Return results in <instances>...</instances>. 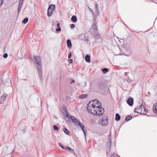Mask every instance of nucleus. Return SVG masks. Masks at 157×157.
Masks as SVG:
<instances>
[{"mask_svg": "<svg viewBox=\"0 0 157 157\" xmlns=\"http://www.w3.org/2000/svg\"><path fill=\"white\" fill-rule=\"evenodd\" d=\"M101 103L98 99H94L90 101L87 105V109L90 113L100 116L104 113V109L101 106Z\"/></svg>", "mask_w": 157, "mask_h": 157, "instance_id": "f257e3e1", "label": "nucleus"}, {"mask_svg": "<svg viewBox=\"0 0 157 157\" xmlns=\"http://www.w3.org/2000/svg\"><path fill=\"white\" fill-rule=\"evenodd\" d=\"M34 60L35 61L36 63L37 64V66L38 69V73L39 74V76L40 79L42 77V71L41 70V63H40L41 61L40 58L38 56H34Z\"/></svg>", "mask_w": 157, "mask_h": 157, "instance_id": "f03ea898", "label": "nucleus"}, {"mask_svg": "<svg viewBox=\"0 0 157 157\" xmlns=\"http://www.w3.org/2000/svg\"><path fill=\"white\" fill-rule=\"evenodd\" d=\"M55 6L54 5H51L49 6L48 10L47 15L48 17H50L52 14V12L55 10Z\"/></svg>", "mask_w": 157, "mask_h": 157, "instance_id": "7ed1b4c3", "label": "nucleus"}, {"mask_svg": "<svg viewBox=\"0 0 157 157\" xmlns=\"http://www.w3.org/2000/svg\"><path fill=\"white\" fill-rule=\"evenodd\" d=\"M106 86V84L104 80L99 81L98 84V88L101 90H104Z\"/></svg>", "mask_w": 157, "mask_h": 157, "instance_id": "20e7f679", "label": "nucleus"}, {"mask_svg": "<svg viewBox=\"0 0 157 157\" xmlns=\"http://www.w3.org/2000/svg\"><path fill=\"white\" fill-rule=\"evenodd\" d=\"M144 108V106L141 104L139 106H137L134 109L135 112L136 113H140L141 112L142 109H143Z\"/></svg>", "mask_w": 157, "mask_h": 157, "instance_id": "39448f33", "label": "nucleus"}, {"mask_svg": "<svg viewBox=\"0 0 157 157\" xmlns=\"http://www.w3.org/2000/svg\"><path fill=\"white\" fill-rule=\"evenodd\" d=\"M98 5L97 4H95V7L94 8V11H93V10H92L91 8H90L89 7H88L89 9L91 11V12L92 13V14H93V15H96V14L98 15Z\"/></svg>", "mask_w": 157, "mask_h": 157, "instance_id": "423d86ee", "label": "nucleus"}, {"mask_svg": "<svg viewBox=\"0 0 157 157\" xmlns=\"http://www.w3.org/2000/svg\"><path fill=\"white\" fill-rule=\"evenodd\" d=\"M108 123V119L107 117L106 116H104L103 117L101 124L102 126H105Z\"/></svg>", "mask_w": 157, "mask_h": 157, "instance_id": "0eeeda50", "label": "nucleus"}, {"mask_svg": "<svg viewBox=\"0 0 157 157\" xmlns=\"http://www.w3.org/2000/svg\"><path fill=\"white\" fill-rule=\"evenodd\" d=\"M127 102L129 105L132 106L133 105V99L132 98L129 97L127 100Z\"/></svg>", "mask_w": 157, "mask_h": 157, "instance_id": "6e6552de", "label": "nucleus"}, {"mask_svg": "<svg viewBox=\"0 0 157 157\" xmlns=\"http://www.w3.org/2000/svg\"><path fill=\"white\" fill-rule=\"evenodd\" d=\"M71 119L75 124L78 125V123L79 121L74 116H71Z\"/></svg>", "mask_w": 157, "mask_h": 157, "instance_id": "1a4fd4ad", "label": "nucleus"}, {"mask_svg": "<svg viewBox=\"0 0 157 157\" xmlns=\"http://www.w3.org/2000/svg\"><path fill=\"white\" fill-rule=\"evenodd\" d=\"M24 0H20L18 8V13H19L21 9Z\"/></svg>", "mask_w": 157, "mask_h": 157, "instance_id": "9d476101", "label": "nucleus"}, {"mask_svg": "<svg viewBox=\"0 0 157 157\" xmlns=\"http://www.w3.org/2000/svg\"><path fill=\"white\" fill-rule=\"evenodd\" d=\"M153 111L154 113L157 114V103L154 104L153 105Z\"/></svg>", "mask_w": 157, "mask_h": 157, "instance_id": "9b49d317", "label": "nucleus"}, {"mask_svg": "<svg viewBox=\"0 0 157 157\" xmlns=\"http://www.w3.org/2000/svg\"><path fill=\"white\" fill-rule=\"evenodd\" d=\"M67 46L69 48H71L72 46L70 40H67Z\"/></svg>", "mask_w": 157, "mask_h": 157, "instance_id": "f8f14e48", "label": "nucleus"}, {"mask_svg": "<svg viewBox=\"0 0 157 157\" xmlns=\"http://www.w3.org/2000/svg\"><path fill=\"white\" fill-rule=\"evenodd\" d=\"M111 133L110 132L109 136V144L108 145V146L110 147H111Z\"/></svg>", "mask_w": 157, "mask_h": 157, "instance_id": "ddd939ff", "label": "nucleus"}, {"mask_svg": "<svg viewBox=\"0 0 157 157\" xmlns=\"http://www.w3.org/2000/svg\"><path fill=\"white\" fill-rule=\"evenodd\" d=\"M71 20L74 22H76L77 21V19L76 16H73L71 18Z\"/></svg>", "mask_w": 157, "mask_h": 157, "instance_id": "4468645a", "label": "nucleus"}, {"mask_svg": "<svg viewBox=\"0 0 157 157\" xmlns=\"http://www.w3.org/2000/svg\"><path fill=\"white\" fill-rule=\"evenodd\" d=\"M63 110L65 112V114L66 117L67 118H69L70 117H71V116L70 115L69 113L67 112V110L66 109H63Z\"/></svg>", "mask_w": 157, "mask_h": 157, "instance_id": "2eb2a0df", "label": "nucleus"}, {"mask_svg": "<svg viewBox=\"0 0 157 157\" xmlns=\"http://www.w3.org/2000/svg\"><path fill=\"white\" fill-rule=\"evenodd\" d=\"M65 148H66V150H69L70 151V152L71 153H73V154H75L74 150L71 149L70 147H66Z\"/></svg>", "mask_w": 157, "mask_h": 157, "instance_id": "dca6fc26", "label": "nucleus"}, {"mask_svg": "<svg viewBox=\"0 0 157 157\" xmlns=\"http://www.w3.org/2000/svg\"><path fill=\"white\" fill-rule=\"evenodd\" d=\"M85 60L87 62H89L90 61V56L89 55H86L85 56Z\"/></svg>", "mask_w": 157, "mask_h": 157, "instance_id": "f3484780", "label": "nucleus"}, {"mask_svg": "<svg viewBox=\"0 0 157 157\" xmlns=\"http://www.w3.org/2000/svg\"><path fill=\"white\" fill-rule=\"evenodd\" d=\"M121 118V116L119 115V114L116 113V117L115 118V120L117 121H119Z\"/></svg>", "mask_w": 157, "mask_h": 157, "instance_id": "a211bd4d", "label": "nucleus"}, {"mask_svg": "<svg viewBox=\"0 0 157 157\" xmlns=\"http://www.w3.org/2000/svg\"><path fill=\"white\" fill-rule=\"evenodd\" d=\"M88 96L87 94H82L79 96V98L80 99H82V98H86Z\"/></svg>", "mask_w": 157, "mask_h": 157, "instance_id": "6ab92c4d", "label": "nucleus"}, {"mask_svg": "<svg viewBox=\"0 0 157 157\" xmlns=\"http://www.w3.org/2000/svg\"><path fill=\"white\" fill-rule=\"evenodd\" d=\"M92 28L94 29V31H96L97 29V25L95 22L92 25Z\"/></svg>", "mask_w": 157, "mask_h": 157, "instance_id": "aec40b11", "label": "nucleus"}, {"mask_svg": "<svg viewBox=\"0 0 157 157\" xmlns=\"http://www.w3.org/2000/svg\"><path fill=\"white\" fill-rule=\"evenodd\" d=\"M78 125L80 126L82 130L84 128V125L80 122H79L78 123Z\"/></svg>", "mask_w": 157, "mask_h": 157, "instance_id": "412c9836", "label": "nucleus"}, {"mask_svg": "<svg viewBox=\"0 0 157 157\" xmlns=\"http://www.w3.org/2000/svg\"><path fill=\"white\" fill-rule=\"evenodd\" d=\"M132 118V116H128L125 119L126 121H128Z\"/></svg>", "mask_w": 157, "mask_h": 157, "instance_id": "4be33fe9", "label": "nucleus"}, {"mask_svg": "<svg viewBox=\"0 0 157 157\" xmlns=\"http://www.w3.org/2000/svg\"><path fill=\"white\" fill-rule=\"evenodd\" d=\"M63 131L65 133H66L67 135H69L70 133L69 131L66 128H64L63 129Z\"/></svg>", "mask_w": 157, "mask_h": 157, "instance_id": "5701e85b", "label": "nucleus"}, {"mask_svg": "<svg viewBox=\"0 0 157 157\" xmlns=\"http://www.w3.org/2000/svg\"><path fill=\"white\" fill-rule=\"evenodd\" d=\"M102 71L104 73H105L108 72V70L107 68H104L102 69Z\"/></svg>", "mask_w": 157, "mask_h": 157, "instance_id": "b1692460", "label": "nucleus"}, {"mask_svg": "<svg viewBox=\"0 0 157 157\" xmlns=\"http://www.w3.org/2000/svg\"><path fill=\"white\" fill-rule=\"evenodd\" d=\"M28 21V19L27 18H25L22 21L23 23L25 24Z\"/></svg>", "mask_w": 157, "mask_h": 157, "instance_id": "393cba45", "label": "nucleus"}, {"mask_svg": "<svg viewBox=\"0 0 157 157\" xmlns=\"http://www.w3.org/2000/svg\"><path fill=\"white\" fill-rule=\"evenodd\" d=\"M6 96L4 95H3L1 97V100L2 101H4L6 98Z\"/></svg>", "mask_w": 157, "mask_h": 157, "instance_id": "a878e982", "label": "nucleus"}, {"mask_svg": "<svg viewBox=\"0 0 157 157\" xmlns=\"http://www.w3.org/2000/svg\"><path fill=\"white\" fill-rule=\"evenodd\" d=\"M53 128L54 130H58V128L56 125H54L53 126Z\"/></svg>", "mask_w": 157, "mask_h": 157, "instance_id": "bb28decb", "label": "nucleus"}, {"mask_svg": "<svg viewBox=\"0 0 157 157\" xmlns=\"http://www.w3.org/2000/svg\"><path fill=\"white\" fill-rule=\"evenodd\" d=\"M82 130L84 133V136H86V135L87 134L86 130V129H85L84 128L83 129H82Z\"/></svg>", "mask_w": 157, "mask_h": 157, "instance_id": "cd10ccee", "label": "nucleus"}, {"mask_svg": "<svg viewBox=\"0 0 157 157\" xmlns=\"http://www.w3.org/2000/svg\"><path fill=\"white\" fill-rule=\"evenodd\" d=\"M70 26L71 28L73 29L75 27V25L74 24H71L70 25Z\"/></svg>", "mask_w": 157, "mask_h": 157, "instance_id": "c85d7f7f", "label": "nucleus"}, {"mask_svg": "<svg viewBox=\"0 0 157 157\" xmlns=\"http://www.w3.org/2000/svg\"><path fill=\"white\" fill-rule=\"evenodd\" d=\"M8 56V54L7 53H5L3 55V57L5 58H6Z\"/></svg>", "mask_w": 157, "mask_h": 157, "instance_id": "c756f323", "label": "nucleus"}, {"mask_svg": "<svg viewBox=\"0 0 157 157\" xmlns=\"http://www.w3.org/2000/svg\"><path fill=\"white\" fill-rule=\"evenodd\" d=\"M56 31L57 32H58L59 31H60L61 30V29L60 27H58V28L56 29Z\"/></svg>", "mask_w": 157, "mask_h": 157, "instance_id": "7c9ffc66", "label": "nucleus"}, {"mask_svg": "<svg viewBox=\"0 0 157 157\" xmlns=\"http://www.w3.org/2000/svg\"><path fill=\"white\" fill-rule=\"evenodd\" d=\"M59 146L63 149H65V147L63 146L61 144L59 143Z\"/></svg>", "mask_w": 157, "mask_h": 157, "instance_id": "2f4dec72", "label": "nucleus"}, {"mask_svg": "<svg viewBox=\"0 0 157 157\" xmlns=\"http://www.w3.org/2000/svg\"><path fill=\"white\" fill-rule=\"evenodd\" d=\"M71 52H70V53H69V54L68 55V58L69 59L71 57Z\"/></svg>", "mask_w": 157, "mask_h": 157, "instance_id": "473e14b6", "label": "nucleus"}, {"mask_svg": "<svg viewBox=\"0 0 157 157\" xmlns=\"http://www.w3.org/2000/svg\"><path fill=\"white\" fill-rule=\"evenodd\" d=\"M3 3V0H0V7L2 5Z\"/></svg>", "mask_w": 157, "mask_h": 157, "instance_id": "72a5a7b5", "label": "nucleus"}, {"mask_svg": "<svg viewBox=\"0 0 157 157\" xmlns=\"http://www.w3.org/2000/svg\"><path fill=\"white\" fill-rule=\"evenodd\" d=\"M69 63H73V60H72V59H69Z\"/></svg>", "mask_w": 157, "mask_h": 157, "instance_id": "f704fd0d", "label": "nucleus"}, {"mask_svg": "<svg viewBox=\"0 0 157 157\" xmlns=\"http://www.w3.org/2000/svg\"><path fill=\"white\" fill-rule=\"evenodd\" d=\"M144 108V111L145 112V113H144V114H146V113L147 112V109H146V108Z\"/></svg>", "mask_w": 157, "mask_h": 157, "instance_id": "c9c22d12", "label": "nucleus"}, {"mask_svg": "<svg viewBox=\"0 0 157 157\" xmlns=\"http://www.w3.org/2000/svg\"><path fill=\"white\" fill-rule=\"evenodd\" d=\"M86 85H87L86 82H85L84 83V84L83 85V86L85 87L86 86Z\"/></svg>", "mask_w": 157, "mask_h": 157, "instance_id": "e433bc0d", "label": "nucleus"}, {"mask_svg": "<svg viewBox=\"0 0 157 157\" xmlns=\"http://www.w3.org/2000/svg\"><path fill=\"white\" fill-rule=\"evenodd\" d=\"M80 36L81 37H84L85 36L84 34H82Z\"/></svg>", "mask_w": 157, "mask_h": 157, "instance_id": "4c0bfd02", "label": "nucleus"}, {"mask_svg": "<svg viewBox=\"0 0 157 157\" xmlns=\"http://www.w3.org/2000/svg\"><path fill=\"white\" fill-rule=\"evenodd\" d=\"M75 82V80L74 79L72 80V81L71 82V84H72V83L74 82Z\"/></svg>", "mask_w": 157, "mask_h": 157, "instance_id": "58836bf2", "label": "nucleus"}, {"mask_svg": "<svg viewBox=\"0 0 157 157\" xmlns=\"http://www.w3.org/2000/svg\"><path fill=\"white\" fill-rule=\"evenodd\" d=\"M59 25H60V24L59 23H58L57 24V26L58 28L60 27Z\"/></svg>", "mask_w": 157, "mask_h": 157, "instance_id": "ea45409f", "label": "nucleus"}, {"mask_svg": "<svg viewBox=\"0 0 157 157\" xmlns=\"http://www.w3.org/2000/svg\"><path fill=\"white\" fill-rule=\"evenodd\" d=\"M114 155H116V154H113V155H111V156H112V157H114Z\"/></svg>", "mask_w": 157, "mask_h": 157, "instance_id": "a19ab883", "label": "nucleus"}, {"mask_svg": "<svg viewBox=\"0 0 157 157\" xmlns=\"http://www.w3.org/2000/svg\"><path fill=\"white\" fill-rule=\"evenodd\" d=\"M2 56L1 55H0V59H2Z\"/></svg>", "mask_w": 157, "mask_h": 157, "instance_id": "79ce46f5", "label": "nucleus"}, {"mask_svg": "<svg viewBox=\"0 0 157 157\" xmlns=\"http://www.w3.org/2000/svg\"><path fill=\"white\" fill-rule=\"evenodd\" d=\"M124 74L125 76H126L127 75V72L124 73Z\"/></svg>", "mask_w": 157, "mask_h": 157, "instance_id": "37998d69", "label": "nucleus"}, {"mask_svg": "<svg viewBox=\"0 0 157 157\" xmlns=\"http://www.w3.org/2000/svg\"><path fill=\"white\" fill-rule=\"evenodd\" d=\"M86 41H88V38H86Z\"/></svg>", "mask_w": 157, "mask_h": 157, "instance_id": "c03bdc74", "label": "nucleus"}]
</instances>
